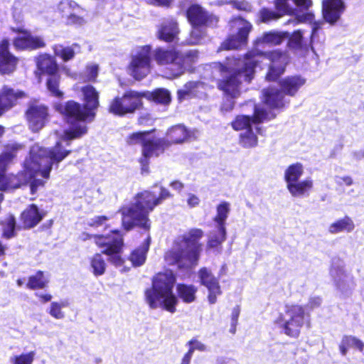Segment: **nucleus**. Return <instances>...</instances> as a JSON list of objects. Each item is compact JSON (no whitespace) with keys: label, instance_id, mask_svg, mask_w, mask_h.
Listing matches in <instances>:
<instances>
[{"label":"nucleus","instance_id":"nucleus-54","mask_svg":"<svg viewBox=\"0 0 364 364\" xmlns=\"http://www.w3.org/2000/svg\"><path fill=\"white\" fill-rule=\"evenodd\" d=\"M61 306L58 303H52L50 306V314L53 317L59 318L63 316L61 314Z\"/></svg>","mask_w":364,"mask_h":364},{"label":"nucleus","instance_id":"nucleus-53","mask_svg":"<svg viewBox=\"0 0 364 364\" xmlns=\"http://www.w3.org/2000/svg\"><path fill=\"white\" fill-rule=\"evenodd\" d=\"M233 7L241 11H250L252 9L251 5L246 1H233Z\"/></svg>","mask_w":364,"mask_h":364},{"label":"nucleus","instance_id":"nucleus-64","mask_svg":"<svg viewBox=\"0 0 364 364\" xmlns=\"http://www.w3.org/2000/svg\"><path fill=\"white\" fill-rule=\"evenodd\" d=\"M321 299L319 297H313L309 301V305L311 306V308H314L315 306H318L321 304Z\"/></svg>","mask_w":364,"mask_h":364},{"label":"nucleus","instance_id":"nucleus-43","mask_svg":"<svg viewBox=\"0 0 364 364\" xmlns=\"http://www.w3.org/2000/svg\"><path fill=\"white\" fill-rule=\"evenodd\" d=\"M60 76L57 74L48 76L46 85L48 91L55 97H62L63 92L58 89Z\"/></svg>","mask_w":364,"mask_h":364},{"label":"nucleus","instance_id":"nucleus-10","mask_svg":"<svg viewBox=\"0 0 364 364\" xmlns=\"http://www.w3.org/2000/svg\"><path fill=\"white\" fill-rule=\"evenodd\" d=\"M141 106V95L136 92H127L122 97H115L110 103V112L123 116L133 113Z\"/></svg>","mask_w":364,"mask_h":364},{"label":"nucleus","instance_id":"nucleus-62","mask_svg":"<svg viewBox=\"0 0 364 364\" xmlns=\"http://www.w3.org/2000/svg\"><path fill=\"white\" fill-rule=\"evenodd\" d=\"M36 296L38 297L42 302H48L52 299V296L48 294L36 293Z\"/></svg>","mask_w":364,"mask_h":364},{"label":"nucleus","instance_id":"nucleus-34","mask_svg":"<svg viewBox=\"0 0 364 364\" xmlns=\"http://www.w3.org/2000/svg\"><path fill=\"white\" fill-rule=\"evenodd\" d=\"M364 344L361 340L352 336H345L342 337L341 343L338 346L340 353L342 355H346V352L350 348H355L359 352L363 351Z\"/></svg>","mask_w":364,"mask_h":364},{"label":"nucleus","instance_id":"nucleus-15","mask_svg":"<svg viewBox=\"0 0 364 364\" xmlns=\"http://www.w3.org/2000/svg\"><path fill=\"white\" fill-rule=\"evenodd\" d=\"M26 116L29 127L33 132H38L44 127L48 119V107L38 102L31 103L26 112Z\"/></svg>","mask_w":364,"mask_h":364},{"label":"nucleus","instance_id":"nucleus-55","mask_svg":"<svg viewBox=\"0 0 364 364\" xmlns=\"http://www.w3.org/2000/svg\"><path fill=\"white\" fill-rule=\"evenodd\" d=\"M199 203H200V199L197 196H196L193 193H189L188 195L187 204L190 208H194V207L198 205Z\"/></svg>","mask_w":364,"mask_h":364},{"label":"nucleus","instance_id":"nucleus-22","mask_svg":"<svg viewBox=\"0 0 364 364\" xmlns=\"http://www.w3.org/2000/svg\"><path fill=\"white\" fill-rule=\"evenodd\" d=\"M9 41L0 42V73L9 74L14 72L18 63V59L9 51Z\"/></svg>","mask_w":364,"mask_h":364},{"label":"nucleus","instance_id":"nucleus-8","mask_svg":"<svg viewBox=\"0 0 364 364\" xmlns=\"http://www.w3.org/2000/svg\"><path fill=\"white\" fill-rule=\"evenodd\" d=\"M129 143H140L142 145L143 158L140 160L142 172H147L148 159L159 156L164 150V141L153 138L149 132L132 134L129 136Z\"/></svg>","mask_w":364,"mask_h":364},{"label":"nucleus","instance_id":"nucleus-39","mask_svg":"<svg viewBox=\"0 0 364 364\" xmlns=\"http://www.w3.org/2000/svg\"><path fill=\"white\" fill-rule=\"evenodd\" d=\"M230 211V203L227 201L220 203L216 208V215L214 221L216 225L225 226L226 220Z\"/></svg>","mask_w":364,"mask_h":364},{"label":"nucleus","instance_id":"nucleus-26","mask_svg":"<svg viewBox=\"0 0 364 364\" xmlns=\"http://www.w3.org/2000/svg\"><path fill=\"white\" fill-rule=\"evenodd\" d=\"M23 148L19 144H12L6 146L0 154V176L6 173L9 166L13 163L17 152Z\"/></svg>","mask_w":364,"mask_h":364},{"label":"nucleus","instance_id":"nucleus-40","mask_svg":"<svg viewBox=\"0 0 364 364\" xmlns=\"http://www.w3.org/2000/svg\"><path fill=\"white\" fill-rule=\"evenodd\" d=\"M179 297L186 303H191L196 299V288L192 285L179 284L177 287Z\"/></svg>","mask_w":364,"mask_h":364},{"label":"nucleus","instance_id":"nucleus-31","mask_svg":"<svg viewBox=\"0 0 364 364\" xmlns=\"http://www.w3.org/2000/svg\"><path fill=\"white\" fill-rule=\"evenodd\" d=\"M151 236L148 233L146 237L139 248L134 250L129 256V260L134 266H141L146 260V253L149 249Z\"/></svg>","mask_w":364,"mask_h":364},{"label":"nucleus","instance_id":"nucleus-27","mask_svg":"<svg viewBox=\"0 0 364 364\" xmlns=\"http://www.w3.org/2000/svg\"><path fill=\"white\" fill-rule=\"evenodd\" d=\"M198 54L196 50H191L183 53L178 51V56L176 60L178 72L176 75H181L185 70H190L192 65L198 62Z\"/></svg>","mask_w":364,"mask_h":364},{"label":"nucleus","instance_id":"nucleus-2","mask_svg":"<svg viewBox=\"0 0 364 364\" xmlns=\"http://www.w3.org/2000/svg\"><path fill=\"white\" fill-rule=\"evenodd\" d=\"M69 153L70 151L62 149L61 141L57 142L52 150L34 144L23 162L22 171L17 174L5 173L0 176V190L17 189L29 183L31 193H36L50 178L53 164L60 163Z\"/></svg>","mask_w":364,"mask_h":364},{"label":"nucleus","instance_id":"nucleus-16","mask_svg":"<svg viewBox=\"0 0 364 364\" xmlns=\"http://www.w3.org/2000/svg\"><path fill=\"white\" fill-rule=\"evenodd\" d=\"M18 36L14 39L13 44L17 50H35L46 46L43 38L33 35L30 31L18 28Z\"/></svg>","mask_w":364,"mask_h":364},{"label":"nucleus","instance_id":"nucleus-14","mask_svg":"<svg viewBox=\"0 0 364 364\" xmlns=\"http://www.w3.org/2000/svg\"><path fill=\"white\" fill-rule=\"evenodd\" d=\"M57 11L65 18L68 24L82 25L85 23V11L72 0H62L57 6Z\"/></svg>","mask_w":364,"mask_h":364},{"label":"nucleus","instance_id":"nucleus-23","mask_svg":"<svg viewBox=\"0 0 364 364\" xmlns=\"http://www.w3.org/2000/svg\"><path fill=\"white\" fill-rule=\"evenodd\" d=\"M179 33L178 23L173 18L164 19L158 26L156 36L166 42L174 41Z\"/></svg>","mask_w":364,"mask_h":364},{"label":"nucleus","instance_id":"nucleus-6","mask_svg":"<svg viewBox=\"0 0 364 364\" xmlns=\"http://www.w3.org/2000/svg\"><path fill=\"white\" fill-rule=\"evenodd\" d=\"M175 277L170 270L156 274L152 287L145 292V298L151 308L163 307L173 312L177 299L172 293Z\"/></svg>","mask_w":364,"mask_h":364},{"label":"nucleus","instance_id":"nucleus-11","mask_svg":"<svg viewBox=\"0 0 364 364\" xmlns=\"http://www.w3.org/2000/svg\"><path fill=\"white\" fill-rule=\"evenodd\" d=\"M230 26L237 30L236 35H232L221 45L225 50L237 49L247 43L248 35L252 28V24L241 18H234L230 22Z\"/></svg>","mask_w":364,"mask_h":364},{"label":"nucleus","instance_id":"nucleus-29","mask_svg":"<svg viewBox=\"0 0 364 364\" xmlns=\"http://www.w3.org/2000/svg\"><path fill=\"white\" fill-rule=\"evenodd\" d=\"M168 144H181L190 137V132L181 124L171 127L166 133Z\"/></svg>","mask_w":364,"mask_h":364},{"label":"nucleus","instance_id":"nucleus-17","mask_svg":"<svg viewBox=\"0 0 364 364\" xmlns=\"http://www.w3.org/2000/svg\"><path fill=\"white\" fill-rule=\"evenodd\" d=\"M346 9L343 0H323L322 15L326 22L336 24L341 19Z\"/></svg>","mask_w":364,"mask_h":364},{"label":"nucleus","instance_id":"nucleus-51","mask_svg":"<svg viewBox=\"0 0 364 364\" xmlns=\"http://www.w3.org/2000/svg\"><path fill=\"white\" fill-rule=\"evenodd\" d=\"M259 16L261 20L264 23L278 19L282 16L279 12L268 9H262L259 12Z\"/></svg>","mask_w":364,"mask_h":364},{"label":"nucleus","instance_id":"nucleus-61","mask_svg":"<svg viewBox=\"0 0 364 364\" xmlns=\"http://www.w3.org/2000/svg\"><path fill=\"white\" fill-rule=\"evenodd\" d=\"M99 106L98 92L92 87V110Z\"/></svg>","mask_w":364,"mask_h":364},{"label":"nucleus","instance_id":"nucleus-37","mask_svg":"<svg viewBox=\"0 0 364 364\" xmlns=\"http://www.w3.org/2000/svg\"><path fill=\"white\" fill-rule=\"evenodd\" d=\"M226 239L225 226L216 225L214 230L209 234L208 246L210 248L217 247L220 245Z\"/></svg>","mask_w":364,"mask_h":364},{"label":"nucleus","instance_id":"nucleus-56","mask_svg":"<svg viewBox=\"0 0 364 364\" xmlns=\"http://www.w3.org/2000/svg\"><path fill=\"white\" fill-rule=\"evenodd\" d=\"M195 350V348L191 346L189 349H188L187 353L184 354L183 358L181 360V364H190V360H191V358L193 357V353Z\"/></svg>","mask_w":364,"mask_h":364},{"label":"nucleus","instance_id":"nucleus-30","mask_svg":"<svg viewBox=\"0 0 364 364\" xmlns=\"http://www.w3.org/2000/svg\"><path fill=\"white\" fill-rule=\"evenodd\" d=\"M265 103L269 108H281L284 106V93L274 88L268 89L264 91Z\"/></svg>","mask_w":364,"mask_h":364},{"label":"nucleus","instance_id":"nucleus-32","mask_svg":"<svg viewBox=\"0 0 364 364\" xmlns=\"http://www.w3.org/2000/svg\"><path fill=\"white\" fill-rule=\"evenodd\" d=\"M285 37V34L275 31L264 33L262 36L255 40V46L256 47L263 46H277L280 44Z\"/></svg>","mask_w":364,"mask_h":364},{"label":"nucleus","instance_id":"nucleus-63","mask_svg":"<svg viewBox=\"0 0 364 364\" xmlns=\"http://www.w3.org/2000/svg\"><path fill=\"white\" fill-rule=\"evenodd\" d=\"M173 0H146L147 3L157 5H168Z\"/></svg>","mask_w":364,"mask_h":364},{"label":"nucleus","instance_id":"nucleus-28","mask_svg":"<svg viewBox=\"0 0 364 364\" xmlns=\"http://www.w3.org/2000/svg\"><path fill=\"white\" fill-rule=\"evenodd\" d=\"M305 83V78L295 75L284 78L281 81L280 85L283 92L294 96Z\"/></svg>","mask_w":364,"mask_h":364},{"label":"nucleus","instance_id":"nucleus-21","mask_svg":"<svg viewBox=\"0 0 364 364\" xmlns=\"http://www.w3.org/2000/svg\"><path fill=\"white\" fill-rule=\"evenodd\" d=\"M331 274L335 285L343 295H348L355 286L353 277L343 268L332 269Z\"/></svg>","mask_w":364,"mask_h":364},{"label":"nucleus","instance_id":"nucleus-36","mask_svg":"<svg viewBox=\"0 0 364 364\" xmlns=\"http://www.w3.org/2000/svg\"><path fill=\"white\" fill-rule=\"evenodd\" d=\"M177 56L178 51L176 50H166L161 48H158L155 51L154 58L160 65L171 63L173 65L176 66V58Z\"/></svg>","mask_w":364,"mask_h":364},{"label":"nucleus","instance_id":"nucleus-60","mask_svg":"<svg viewBox=\"0 0 364 364\" xmlns=\"http://www.w3.org/2000/svg\"><path fill=\"white\" fill-rule=\"evenodd\" d=\"M188 345H189V347H193L199 350H203V344L198 343L196 341V339H192L189 341H188Z\"/></svg>","mask_w":364,"mask_h":364},{"label":"nucleus","instance_id":"nucleus-1","mask_svg":"<svg viewBox=\"0 0 364 364\" xmlns=\"http://www.w3.org/2000/svg\"><path fill=\"white\" fill-rule=\"evenodd\" d=\"M260 63L269 66L267 80H275L284 73L287 57L277 50L262 53L255 50L247 53L243 59L228 58L225 66L217 64L224 75V79L218 82V87L230 97L223 105V110L230 111L233 108L232 99L240 95L242 80L250 82L253 78L255 68Z\"/></svg>","mask_w":364,"mask_h":364},{"label":"nucleus","instance_id":"nucleus-19","mask_svg":"<svg viewBox=\"0 0 364 364\" xmlns=\"http://www.w3.org/2000/svg\"><path fill=\"white\" fill-rule=\"evenodd\" d=\"M25 97L22 91L4 85L0 90V115L16 105L18 100Z\"/></svg>","mask_w":364,"mask_h":364},{"label":"nucleus","instance_id":"nucleus-12","mask_svg":"<svg viewBox=\"0 0 364 364\" xmlns=\"http://www.w3.org/2000/svg\"><path fill=\"white\" fill-rule=\"evenodd\" d=\"M276 114L272 111L267 112L266 109L259 107H255L253 118L248 116H238L235 120L232 122V126L234 129L242 132L246 129H251L255 127L257 132H259L258 124L265 120H270L274 118Z\"/></svg>","mask_w":364,"mask_h":364},{"label":"nucleus","instance_id":"nucleus-18","mask_svg":"<svg viewBox=\"0 0 364 364\" xmlns=\"http://www.w3.org/2000/svg\"><path fill=\"white\" fill-rule=\"evenodd\" d=\"M187 16L192 26H213L218 23V18L208 14L201 6L197 4L192 5L187 11Z\"/></svg>","mask_w":364,"mask_h":364},{"label":"nucleus","instance_id":"nucleus-9","mask_svg":"<svg viewBox=\"0 0 364 364\" xmlns=\"http://www.w3.org/2000/svg\"><path fill=\"white\" fill-rule=\"evenodd\" d=\"M95 242L102 248V252L109 257L110 261L118 266L122 264L120 252L123 245L122 235L117 231L107 236L95 235H92Z\"/></svg>","mask_w":364,"mask_h":364},{"label":"nucleus","instance_id":"nucleus-4","mask_svg":"<svg viewBox=\"0 0 364 364\" xmlns=\"http://www.w3.org/2000/svg\"><path fill=\"white\" fill-rule=\"evenodd\" d=\"M203 236L200 229H191L177 237L171 249L165 254L166 263L184 269L197 265L202 250L199 240Z\"/></svg>","mask_w":364,"mask_h":364},{"label":"nucleus","instance_id":"nucleus-48","mask_svg":"<svg viewBox=\"0 0 364 364\" xmlns=\"http://www.w3.org/2000/svg\"><path fill=\"white\" fill-rule=\"evenodd\" d=\"M35 357V353L31 351L27 353H22L19 355H15L11 358L12 364H31Z\"/></svg>","mask_w":364,"mask_h":364},{"label":"nucleus","instance_id":"nucleus-44","mask_svg":"<svg viewBox=\"0 0 364 364\" xmlns=\"http://www.w3.org/2000/svg\"><path fill=\"white\" fill-rule=\"evenodd\" d=\"M300 328L301 322L299 320H287L286 323L283 324L284 333L289 337H297Z\"/></svg>","mask_w":364,"mask_h":364},{"label":"nucleus","instance_id":"nucleus-13","mask_svg":"<svg viewBox=\"0 0 364 364\" xmlns=\"http://www.w3.org/2000/svg\"><path fill=\"white\" fill-rule=\"evenodd\" d=\"M151 48L145 46L139 48L132 56L129 65L131 75L136 80L146 77L151 70Z\"/></svg>","mask_w":364,"mask_h":364},{"label":"nucleus","instance_id":"nucleus-20","mask_svg":"<svg viewBox=\"0 0 364 364\" xmlns=\"http://www.w3.org/2000/svg\"><path fill=\"white\" fill-rule=\"evenodd\" d=\"M198 277L200 279L201 284L206 287L209 291V302L210 304L215 303L217 296L221 293L218 279L213 276L211 272L205 267L199 270Z\"/></svg>","mask_w":364,"mask_h":364},{"label":"nucleus","instance_id":"nucleus-52","mask_svg":"<svg viewBox=\"0 0 364 364\" xmlns=\"http://www.w3.org/2000/svg\"><path fill=\"white\" fill-rule=\"evenodd\" d=\"M302 34L300 31H295L289 39V45L294 48H299L301 46Z\"/></svg>","mask_w":364,"mask_h":364},{"label":"nucleus","instance_id":"nucleus-38","mask_svg":"<svg viewBox=\"0 0 364 364\" xmlns=\"http://www.w3.org/2000/svg\"><path fill=\"white\" fill-rule=\"evenodd\" d=\"M259 132H257L255 129V127L240 132L239 140L240 144L244 148H252L256 146L258 143L257 136V134Z\"/></svg>","mask_w":364,"mask_h":364},{"label":"nucleus","instance_id":"nucleus-45","mask_svg":"<svg viewBox=\"0 0 364 364\" xmlns=\"http://www.w3.org/2000/svg\"><path fill=\"white\" fill-rule=\"evenodd\" d=\"M151 97L158 103L168 104L171 101V95L169 92L164 88L156 90L154 92L151 93Z\"/></svg>","mask_w":364,"mask_h":364},{"label":"nucleus","instance_id":"nucleus-50","mask_svg":"<svg viewBox=\"0 0 364 364\" xmlns=\"http://www.w3.org/2000/svg\"><path fill=\"white\" fill-rule=\"evenodd\" d=\"M92 269L96 275H101L104 273L105 269V262L99 254H96L92 259Z\"/></svg>","mask_w":364,"mask_h":364},{"label":"nucleus","instance_id":"nucleus-57","mask_svg":"<svg viewBox=\"0 0 364 364\" xmlns=\"http://www.w3.org/2000/svg\"><path fill=\"white\" fill-rule=\"evenodd\" d=\"M15 226V220L14 218H11L8 223V229L9 230H5L4 234L6 237H11L13 235V232L14 230Z\"/></svg>","mask_w":364,"mask_h":364},{"label":"nucleus","instance_id":"nucleus-41","mask_svg":"<svg viewBox=\"0 0 364 364\" xmlns=\"http://www.w3.org/2000/svg\"><path fill=\"white\" fill-rule=\"evenodd\" d=\"M48 281L43 275V272H38L35 275L31 276L28 278L27 287L31 289H43L44 288Z\"/></svg>","mask_w":364,"mask_h":364},{"label":"nucleus","instance_id":"nucleus-46","mask_svg":"<svg viewBox=\"0 0 364 364\" xmlns=\"http://www.w3.org/2000/svg\"><path fill=\"white\" fill-rule=\"evenodd\" d=\"M286 308L287 316L291 318L308 316L309 309L304 308L299 305L287 306Z\"/></svg>","mask_w":364,"mask_h":364},{"label":"nucleus","instance_id":"nucleus-7","mask_svg":"<svg viewBox=\"0 0 364 364\" xmlns=\"http://www.w3.org/2000/svg\"><path fill=\"white\" fill-rule=\"evenodd\" d=\"M304 171V166L300 163L290 165L284 171L287 188L294 197L304 196L313 188V181L311 178L299 181Z\"/></svg>","mask_w":364,"mask_h":364},{"label":"nucleus","instance_id":"nucleus-35","mask_svg":"<svg viewBox=\"0 0 364 364\" xmlns=\"http://www.w3.org/2000/svg\"><path fill=\"white\" fill-rule=\"evenodd\" d=\"M355 225L351 218L346 216L331 223L328 227V232L337 234L341 232H350L353 230Z\"/></svg>","mask_w":364,"mask_h":364},{"label":"nucleus","instance_id":"nucleus-3","mask_svg":"<svg viewBox=\"0 0 364 364\" xmlns=\"http://www.w3.org/2000/svg\"><path fill=\"white\" fill-rule=\"evenodd\" d=\"M156 189L155 187L152 191H144L138 193L134 198V203L120 209L122 226L126 230L137 226L149 232L151 226L149 213L164 200L171 197L167 189L163 187H160L158 191Z\"/></svg>","mask_w":364,"mask_h":364},{"label":"nucleus","instance_id":"nucleus-25","mask_svg":"<svg viewBox=\"0 0 364 364\" xmlns=\"http://www.w3.org/2000/svg\"><path fill=\"white\" fill-rule=\"evenodd\" d=\"M45 215V211L32 204L21 213V221L26 228H31L37 225Z\"/></svg>","mask_w":364,"mask_h":364},{"label":"nucleus","instance_id":"nucleus-58","mask_svg":"<svg viewBox=\"0 0 364 364\" xmlns=\"http://www.w3.org/2000/svg\"><path fill=\"white\" fill-rule=\"evenodd\" d=\"M108 220V218L106 216H97L95 217L94 220L92 221V227H100L106 223Z\"/></svg>","mask_w":364,"mask_h":364},{"label":"nucleus","instance_id":"nucleus-49","mask_svg":"<svg viewBox=\"0 0 364 364\" xmlns=\"http://www.w3.org/2000/svg\"><path fill=\"white\" fill-rule=\"evenodd\" d=\"M314 20V15L311 12H306L289 20L287 23H292L293 25H297L299 23H312Z\"/></svg>","mask_w":364,"mask_h":364},{"label":"nucleus","instance_id":"nucleus-42","mask_svg":"<svg viewBox=\"0 0 364 364\" xmlns=\"http://www.w3.org/2000/svg\"><path fill=\"white\" fill-rule=\"evenodd\" d=\"M75 47H77L75 45L71 47H63L61 45H56L53 47L54 53L64 61H68L74 57Z\"/></svg>","mask_w":364,"mask_h":364},{"label":"nucleus","instance_id":"nucleus-33","mask_svg":"<svg viewBox=\"0 0 364 364\" xmlns=\"http://www.w3.org/2000/svg\"><path fill=\"white\" fill-rule=\"evenodd\" d=\"M37 65L40 70L46 73L48 75L58 73V68L55 59L47 54L38 57Z\"/></svg>","mask_w":364,"mask_h":364},{"label":"nucleus","instance_id":"nucleus-47","mask_svg":"<svg viewBox=\"0 0 364 364\" xmlns=\"http://www.w3.org/2000/svg\"><path fill=\"white\" fill-rule=\"evenodd\" d=\"M205 35V30L203 26H193V29L190 36V43H199Z\"/></svg>","mask_w":364,"mask_h":364},{"label":"nucleus","instance_id":"nucleus-5","mask_svg":"<svg viewBox=\"0 0 364 364\" xmlns=\"http://www.w3.org/2000/svg\"><path fill=\"white\" fill-rule=\"evenodd\" d=\"M84 100L87 104L81 106L79 103L70 100L64 103L55 105V109L73 127L64 132L62 140L68 141L73 139L80 137L87 132L85 120L89 116L91 101V86L87 85L82 88Z\"/></svg>","mask_w":364,"mask_h":364},{"label":"nucleus","instance_id":"nucleus-59","mask_svg":"<svg viewBox=\"0 0 364 364\" xmlns=\"http://www.w3.org/2000/svg\"><path fill=\"white\" fill-rule=\"evenodd\" d=\"M336 183L338 184H344L348 186H350L353 184V179L350 176H342V177H337L336 178Z\"/></svg>","mask_w":364,"mask_h":364},{"label":"nucleus","instance_id":"nucleus-24","mask_svg":"<svg viewBox=\"0 0 364 364\" xmlns=\"http://www.w3.org/2000/svg\"><path fill=\"white\" fill-rule=\"evenodd\" d=\"M207 90V85L201 82H188L182 89L178 90V98L180 101L193 97L202 96Z\"/></svg>","mask_w":364,"mask_h":364}]
</instances>
